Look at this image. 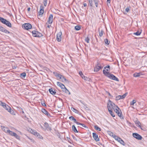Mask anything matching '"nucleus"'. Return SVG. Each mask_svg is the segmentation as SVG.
Listing matches in <instances>:
<instances>
[{
    "label": "nucleus",
    "instance_id": "62",
    "mask_svg": "<svg viewBox=\"0 0 147 147\" xmlns=\"http://www.w3.org/2000/svg\"><path fill=\"white\" fill-rule=\"evenodd\" d=\"M87 6V4L86 3H84V7H86Z\"/></svg>",
    "mask_w": 147,
    "mask_h": 147
},
{
    "label": "nucleus",
    "instance_id": "38",
    "mask_svg": "<svg viewBox=\"0 0 147 147\" xmlns=\"http://www.w3.org/2000/svg\"><path fill=\"white\" fill-rule=\"evenodd\" d=\"M26 76V73L25 72H23L20 74V76L21 77L25 78Z\"/></svg>",
    "mask_w": 147,
    "mask_h": 147
},
{
    "label": "nucleus",
    "instance_id": "18",
    "mask_svg": "<svg viewBox=\"0 0 147 147\" xmlns=\"http://www.w3.org/2000/svg\"><path fill=\"white\" fill-rule=\"evenodd\" d=\"M143 74L142 73L140 72L139 73H135L133 74V76L135 77H140Z\"/></svg>",
    "mask_w": 147,
    "mask_h": 147
},
{
    "label": "nucleus",
    "instance_id": "33",
    "mask_svg": "<svg viewBox=\"0 0 147 147\" xmlns=\"http://www.w3.org/2000/svg\"><path fill=\"white\" fill-rule=\"evenodd\" d=\"M55 76L58 79H60L62 78V76L60 74H58L56 75Z\"/></svg>",
    "mask_w": 147,
    "mask_h": 147
},
{
    "label": "nucleus",
    "instance_id": "4",
    "mask_svg": "<svg viewBox=\"0 0 147 147\" xmlns=\"http://www.w3.org/2000/svg\"><path fill=\"white\" fill-rule=\"evenodd\" d=\"M32 33L33 36L34 37H40L42 36L41 33L37 31H33Z\"/></svg>",
    "mask_w": 147,
    "mask_h": 147
},
{
    "label": "nucleus",
    "instance_id": "40",
    "mask_svg": "<svg viewBox=\"0 0 147 147\" xmlns=\"http://www.w3.org/2000/svg\"><path fill=\"white\" fill-rule=\"evenodd\" d=\"M141 33V32H139V31H137L136 32L134 33V34L137 36L140 35Z\"/></svg>",
    "mask_w": 147,
    "mask_h": 147
},
{
    "label": "nucleus",
    "instance_id": "52",
    "mask_svg": "<svg viewBox=\"0 0 147 147\" xmlns=\"http://www.w3.org/2000/svg\"><path fill=\"white\" fill-rule=\"evenodd\" d=\"M41 104L43 106H46V105L45 103V102H43H43H42V101L41 102Z\"/></svg>",
    "mask_w": 147,
    "mask_h": 147
},
{
    "label": "nucleus",
    "instance_id": "6",
    "mask_svg": "<svg viewBox=\"0 0 147 147\" xmlns=\"http://www.w3.org/2000/svg\"><path fill=\"white\" fill-rule=\"evenodd\" d=\"M44 7L42 5L40 6V11L38 13L39 14L38 16V18H39V17L40 18L42 16V15L44 12Z\"/></svg>",
    "mask_w": 147,
    "mask_h": 147
},
{
    "label": "nucleus",
    "instance_id": "48",
    "mask_svg": "<svg viewBox=\"0 0 147 147\" xmlns=\"http://www.w3.org/2000/svg\"><path fill=\"white\" fill-rule=\"evenodd\" d=\"M43 3L45 6H46L47 5V0H43Z\"/></svg>",
    "mask_w": 147,
    "mask_h": 147
},
{
    "label": "nucleus",
    "instance_id": "12",
    "mask_svg": "<svg viewBox=\"0 0 147 147\" xmlns=\"http://www.w3.org/2000/svg\"><path fill=\"white\" fill-rule=\"evenodd\" d=\"M0 31L6 34H9L10 32L6 30L5 28L0 26Z\"/></svg>",
    "mask_w": 147,
    "mask_h": 147
},
{
    "label": "nucleus",
    "instance_id": "44",
    "mask_svg": "<svg viewBox=\"0 0 147 147\" xmlns=\"http://www.w3.org/2000/svg\"><path fill=\"white\" fill-rule=\"evenodd\" d=\"M136 100H133L130 102V105H134V103L136 102Z\"/></svg>",
    "mask_w": 147,
    "mask_h": 147
},
{
    "label": "nucleus",
    "instance_id": "23",
    "mask_svg": "<svg viewBox=\"0 0 147 147\" xmlns=\"http://www.w3.org/2000/svg\"><path fill=\"white\" fill-rule=\"evenodd\" d=\"M118 142H119L123 146H125V143L124 142V141L120 138L118 140Z\"/></svg>",
    "mask_w": 147,
    "mask_h": 147
},
{
    "label": "nucleus",
    "instance_id": "36",
    "mask_svg": "<svg viewBox=\"0 0 147 147\" xmlns=\"http://www.w3.org/2000/svg\"><path fill=\"white\" fill-rule=\"evenodd\" d=\"M94 127L95 129L96 130L99 131H100L101 130L100 128L97 125H96L94 126Z\"/></svg>",
    "mask_w": 147,
    "mask_h": 147
},
{
    "label": "nucleus",
    "instance_id": "11",
    "mask_svg": "<svg viewBox=\"0 0 147 147\" xmlns=\"http://www.w3.org/2000/svg\"><path fill=\"white\" fill-rule=\"evenodd\" d=\"M53 15L52 14H51L49 17L48 20L47 24L48 23L49 24H51L53 22Z\"/></svg>",
    "mask_w": 147,
    "mask_h": 147
},
{
    "label": "nucleus",
    "instance_id": "3",
    "mask_svg": "<svg viewBox=\"0 0 147 147\" xmlns=\"http://www.w3.org/2000/svg\"><path fill=\"white\" fill-rule=\"evenodd\" d=\"M114 110L121 119H124L123 116L122 115V113L121 110L118 107V109L115 108Z\"/></svg>",
    "mask_w": 147,
    "mask_h": 147
},
{
    "label": "nucleus",
    "instance_id": "37",
    "mask_svg": "<svg viewBox=\"0 0 147 147\" xmlns=\"http://www.w3.org/2000/svg\"><path fill=\"white\" fill-rule=\"evenodd\" d=\"M71 109L72 111L75 112L76 113H79L78 111L74 108H71Z\"/></svg>",
    "mask_w": 147,
    "mask_h": 147
},
{
    "label": "nucleus",
    "instance_id": "61",
    "mask_svg": "<svg viewBox=\"0 0 147 147\" xmlns=\"http://www.w3.org/2000/svg\"><path fill=\"white\" fill-rule=\"evenodd\" d=\"M93 1L94 3L99 1L98 0H93Z\"/></svg>",
    "mask_w": 147,
    "mask_h": 147
},
{
    "label": "nucleus",
    "instance_id": "53",
    "mask_svg": "<svg viewBox=\"0 0 147 147\" xmlns=\"http://www.w3.org/2000/svg\"><path fill=\"white\" fill-rule=\"evenodd\" d=\"M116 100H119L120 99V98L119 97V95L116 96Z\"/></svg>",
    "mask_w": 147,
    "mask_h": 147
},
{
    "label": "nucleus",
    "instance_id": "54",
    "mask_svg": "<svg viewBox=\"0 0 147 147\" xmlns=\"http://www.w3.org/2000/svg\"><path fill=\"white\" fill-rule=\"evenodd\" d=\"M108 134L111 136H112V135H115L114 134H113V133L111 132L110 131L108 132Z\"/></svg>",
    "mask_w": 147,
    "mask_h": 147
},
{
    "label": "nucleus",
    "instance_id": "26",
    "mask_svg": "<svg viewBox=\"0 0 147 147\" xmlns=\"http://www.w3.org/2000/svg\"><path fill=\"white\" fill-rule=\"evenodd\" d=\"M72 130L75 133L78 132V131L77 130L76 127L74 125H73L72 126Z\"/></svg>",
    "mask_w": 147,
    "mask_h": 147
},
{
    "label": "nucleus",
    "instance_id": "55",
    "mask_svg": "<svg viewBox=\"0 0 147 147\" xmlns=\"http://www.w3.org/2000/svg\"><path fill=\"white\" fill-rule=\"evenodd\" d=\"M110 66L109 65H108L106 67H105L104 69H106V68H107L110 69Z\"/></svg>",
    "mask_w": 147,
    "mask_h": 147
},
{
    "label": "nucleus",
    "instance_id": "16",
    "mask_svg": "<svg viewBox=\"0 0 147 147\" xmlns=\"http://www.w3.org/2000/svg\"><path fill=\"white\" fill-rule=\"evenodd\" d=\"M135 123L137 127L140 128L142 130H143L141 128V123L138 120H136L135 121Z\"/></svg>",
    "mask_w": 147,
    "mask_h": 147
},
{
    "label": "nucleus",
    "instance_id": "51",
    "mask_svg": "<svg viewBox=\"0 0 147 147\" xmlns=\"http://www.w3.org/2000/svg\"><path fill=\"white\" fill-rule=\"evenodd\" d=\"M99 2V1H98L96 2H94L95 4L96 7H98Z\"/></svg>",
    "mask_w": 147,
    "mask_h": 147
},
{
    "label": "nucleus",
    "instance_id": "1",
    "mask_svg": "<svg viewBox=\"0 0 147 147\" xmlns=\"http://www.w3.org/2000/svg\"><path fill=\"white\" fill-rule=\"evenodd\" d=\"M115 108L118 109V107L116 105L111 101L109 100V102L107 103V108L108 111L112 110V109H114Z\"/></svg>",
    "mask_w": 147,
    "mask_h": 147
},
{
    "label": "nucleus",
    "instance_id": "22",
    "mask_svg": "<svg viewBox=\"0 0 147 147\" xmlns=\"http://www.w3.org/2000/svg\"><path fill=\"white\" fill-rule=\"evenodd\" d=\"M0 21L1 22L4 24L6 23V22H7V20L6 19L1 17H0Z\"/></svg>",
    "mask_w": 147,
    "mask_h": 147
},
{
    "label": "nucleus",
    "instance_id": "5",
    "mask_svg": "<svg viewBox=\"0 0 147 147\" xmlns=\"http://www.w3.org/2000/svg\"><path fill=\"white\" fill-rule=\"evenodd\" d=\"M22 27L25 30H28L31 28L32 25L30 23H26L23 25Z\"/></svg>",
    "mask_w": 147,
    "mask_h": 147
},
{
    "label": "nucleus",
    "instance_id": "10",
    "mask_svg": "<svg viewBox=\"0 0 147 147\" xmlns=\"http://www.w3.org/2000/svg\"><path fill=\"white\" fill-rule=\"evenodd\" d=\"M62 35L61 32H59L58 33L57 35V40L58 41L60 42L61 41V36Z\"/></svg>",
    "mask_w": 147,
    "mask_h": 147
},
{
    "label": "nucleus",
    "instance_id": "50",
    "mask_svg": "<svg viewBox=\"0 0 147 147\" xmlns=\"http://www.w3.org/2000/svg\"><path fill=\"white\" fill-rule=\"evenodd\" d=\"M84 107L85 108V109L87 110H89V108L86 105H84Z\"/></svg>",
    "mask_w": 147,
    "mask_h": 147
},
{
    "label": "nucleus",
    "instance_id": "63",
    "mask_svg": "<svg viewBox=\"0 0 147 147\" xmlns=\"http://www.w3.org/2000/svg\"><path fill=\"white\" fill-rule=\"evenodd\" d=\"M111 0H107V2L108 3H110Z\"/></svg>",
    "mask_w": 147,
    "mask_h": 147
},
{
    "label": "nucleus",
    "instance_id": "64",
    "mask_svg": "<svg viewBox=\"0 0 147 147\" xmlns=\"http://www.w3.org/2000/svg\"><path fill=\"white\" fill-rule=\"evenodd\" d=\"M30 9V7H28L27 9V10L28 11H29Z\"/></svg>",
    "mask_w": 147,
    "mask_h": 147
},
{
    "label": "nucleus",
    "instance_id": "30",
    "mask_svg": "<svg viewBox=\"0 0 147 147\" xmlns=\"http://www.w3.org/2000/svg\"><path fill=\"white\" fill-rule=\"evenodd\" d=\"M112 136L115 139L118 141V140L120 138L116 136L115 135H112Z\"/></svg>",
    "mask_w": 147,
    "mask_h": 147
},
{
    "label": "nucleus",
    "instance_id": "34",
    "mask_svg": "<svg viewBox=\"0 0 147 147\" xmlns=\"http://www.w3.org/2000/svg\"><path fill=\"white\" fill-rule=\"evenodd\" d=\"M13 136H14L16 139L20 140V136L17 134L15 133V134H13Z\"/></svg>",
    "mask_w": 147,
    "mask_h": 147
},
{
    "label": "nucleus",
    "instance_id": "42",
    "mask_svg": "<svg viewBox=\"0 0 147 147\" xmlns=\"http://www.w3.org/2000/svg\"><path fill=\"white\" fill-rule=\"evenodd\" d=\"M105 44L109 45L110 43V41L109 40L107 39H105Z\"/></svg>",
    "mask_w": 147,
    "mask_h": 147
},
{
    "label": "nucleus",
    "instance_id": "49",
    "mask_svg": "<svg viewBox=\"0 0 147 147\" xmlns=\"http://www.w3.org/2000/svg\"><path fill=\"white\" fill-rule=\"evenodd\" d=\"M103 31L102 30H101V32H99V36L100 37H101L103 34Z\"/></svg>",
    "mask_w": 147,
    "mask_h": 147
},
{
    "label": "nucleus",
    "instance_id": "47",
    "mask_svg": "<svg viewBox=\"0 0 147 147\" xmlns=\"http://www.w3.org/2000/svg\"><path fill=\"white\" fill-rule=\"evenodd\" d=\"M85 40L86 42L87 43H89V41L90 40V38H89L88 37H87L86 38H85Z\"/></svg>",
    "mask_w": 147,
    "mask_h": 147
},
{
    "label": "nucleus",
    "instance_id": "35",
    "mask_svg": "<svg viewBox=\"0 0 147 147\" xmlns=\"http://www.w3.org/2000/svg\"><path fill=\"white\" fill-rule=\"evenodd\" d=\"M81 28V26H76L75 27V29L77 30H79Z\"/></svg>",
    "mask_w": 147,
    "mask_h": 147
},
{
    "label": "nucleus",
    "instance_id": "24",
    "mask_svg": "<svg viewBox=\"0 0 147 147\" xmlns=\"http://www.w3.org/2000/svg\"><path fill=\"white\" fill-rule=\"evenodd\" d=\"M69 119L73 121H74L76 123H78V122H77L76 119L72 116L70 117Z\"/></svg>",
    "mask_w": 147,
    "mask_h": 147
},
{
    "label": "nucleus",
    "instance_id": "2",
    "mask_svg": "<svg viewBox=\"0 0 147 147\" xmlns=\"http://www.w3.org/2000/svg\"><path fill=\"white\" fill-rule=\"evenodd\" d=\"M102 68L103 67L101 66L100 62L98 60L97 61L96 64L95 65V66L94 68V71L97 72Z\"/></svg>",
    "mask_w": 147,
    "mask_h": 147
},
{
    "label": "nucleus",
    "instance_id": "15",
    "mask_svg": "<svg viewBox=\"0 0 147 147\" xmlns=\"http://www.w3.org/2000/svg\"><path fill=\"white\" fill-rule=\"evenodd\" d=\"M2 106L4 109H5L7 111H8L9 109L11 110V108L9 107L8 105H6L5 103H4V104H3V105H2Z\"/></svg>",
    "mask_w": 147,
    "mask_h": 147
},
{
    "label": "nucleus",
    "instance_id": "7",
    "mask_svg": "<svg viewBox=\"0 0 147 147\" xmlns=\"http://www.w3.org/2000/svg\"><path fill=\"white\" fill-rule=\"evenodd\" d=\"M107 77L113 80L119 81V79L112 74H109V75L107 76Z\"/></svg>",
    "mask_w": 147,
    "mask_h": 147
},
{
    "label": "nucleus",
    "instance_id": "41",
    "mask_svg": "<svg viewBox=\"0 0 147 147\" xmlns=\"http://www.w3.org/2000/svg\"><path fill=\"white\" fill-rule=\"evenodd\" d=\"M8 133L10 135L12 136H13V134L15 133L9 130Z\"/></svg>",
    "mask_w": 147,
    "mask_h": 147
},
{
    "label": "nucleus",
    "instance_id": "28",
    "mask_svg": "<svg viewBox=\"0 0 147 147\" xmlns=\"http://www.w3.org/2000/svg\"><path fill=\"white\" fill-rule=\"evenodd\" d=\"M103 74L106 76L107 77V76L109 75V74H110L109 72L106 71L104 69L103 71Z\"/></svg>",
    "mask_w": 147,
    "mask_h": 147
},
{
    "label": "nucleus",
    "instance_id": "29",
    "mask_svg": "<svg viewBox=\"0 0 147 147\" xmlns=\"http://www.w3.org/2000/svg\"><path fill=\"white\" fill-rule=\"evenodd\" d=\"M76 124L78 125H81L82 127H83L86 128H88V127L84 124L81 123H80L78 122V123H77Z\"/></svg>",
    "mask_w": 147,
    "mask_h": 147
},
{
    "label": "nucleus",
    "instance_id": "19",
    "mask_svg": "<svg viewBox=\"0 0 147 147\" xmlns=\"http://www.w3.org/2000/svg\"><path fill=\"white\" fill-rule=\"evenodd\" d=\"M44 125L46 129H48L50 130H51V127L49 126L48 123L47 122H45Z\"/></svg>",
    "mask_w": 147,
    "mask_h": 147
},
{
    "label": "nucleus",
    "instance_id": "56",
    "mask_svg": "<svg viewBox=\"0 0 147 147\" xmlns=\"http://www.w3.org/2000/svg\"><path fill=\"white\" fill-rule=\"evenodd\" d=\"M129 10V9L128 7H127L125 9V11L127 12H128Z\"/></svg>",
    "mask_w": 147,
    "mask_h": 147
},
{
    "label": "nucleus",
    "instance_id": "46",
    "mask_svg": "<svg viewBox=\"0 0 147 147\" xmlns=\"http://www.w3.org/2000/svg\"><path fill=\"white\" fill-rule=\"evenodd\" d=\"M84 79L86 81H89V82L90 81V80H91V79L90 78H87V77H86V76L85 77H84Z\"/></svg>",
    "mask_w": 147,
    "mask_h": 147
},
{
    "label": "nucleus",
    "instance_id": "20",
    "mask_svg": "<svg viewBox=\"0 0 147 147\" xmlns=\"http://www.w3.org/2000/svg\"><path fill=\"white\" fill-rule=\"evenodd\" d=\"M1 129L6 133H8L9 129L7 127H6L4 126H1Z\"/></svg>",
    "mask_w": 147,
    "mask_h": 147
},
{
    "label": "nucleus",
    "instance_id": "32",
    "mask_svg": "<svg viewBox=\"0 0 147 147\" xmlns=\"http://www.w3.org/2000/svg\"><path fill=\"white\" fill-rule=\"evenodd\" d=\"M61 81L63 82H68V80H66L63 76H62V78H61Z\"/></svg>",
    "mask_w": 147,
    "mask_h": 147
},
{
    "label": "nucleus",
    "instance_id": "59",
    "mask_svg": "<svg viewBox=\"0 0 147 147\" xmlns=\"http://www.w3.org/2000/svg\"><path fill=\"white\" fill-rule=\"evenodd\" d=\"M107 94H108V95L110 96H111V94L109 93V92H107Z\"/></svg>",
    "mask_w": 147,
    "mask_h": 147
},
{
    "label": "nucleus",
    "instance_id": "45",
    "mask_svg": "<svg viewBox=\"0 0 147 147\" xmlns=\"http://www.w3.org/2000/svg\"><path fill=\"white\" fill-rule=\"evenodd\" d=\"M89 3L91 7L93 6V1L92 0H88Z\"/></svg>",
    "mask_w": 147,
    "mask_h": 147
},
{
    "label": "nucleus",
    "instance_id": "27",
    "mask_svg": "<svg viewBox=\"0 0 147 147\" xmlns=\"http://www.w3.org/2000/svg\"><path fill=\"white\" fill-rule=\"evenodd\" d=\"M127 93L126 92V93H125L124 94H123V95H122V96L121 95H119V97H120V99H123L126 97V96L127 95Z\"/></svg>",
    "mask_w": 147,
    "mask_h": 147
},
{
    "label": "nucleus",
    "instance_id": "14",
    "mask_svg": "<svg viewBox=\"0 0 147 147\" xmlns=\"http://www.w3.org/2000/svg\"><path fill=\"white\" fill-rule=\"evenodd\" d=\"M41 111L43 113L45 114L48 117H51L48 111L45 109H42Z\"/></svg>",
    "mask_w": 147,
    "mask_h": 147
},
{
    "label": "nucleus",
    "instance_id": "57",
    "mask_svg": "<svg viewBox=\"0 0 147 147\" xmlns=\"http://www.w3.org/2000/svg\"><path fill=\"white\" fill-rule=\"evenodd\" d=\"M4 104V103L3 102L1 101L0 100V105L1 106L2 105H3V104Z\"/></svg>",
    "mask_w": 147,
    "mask_h": 147
},
{
    "label": "nucleus",
    "instance_id": "25",
    "mask_svg": "<svg viewBox=\"0 0 147 147\" xmlns=\"http://www.w3.org/2000/svg\"><path fill=\"white\" fill-rule=\"evenodd\" d=\"M4 24H5L7 26L9 27H11V24L10 22L7 20V22H6V23H5Z\"/></svg>",
    "mask_w": 147,
    "mask_h": 147
},
{
    "label": "nucleus",
    "instance_id": "60",
    "mask_svg": "<svg viewBox=\"0 0 147 147\" xmlns=\"http://www.w3.org/2000/svg\"><path fill=\"white\" fill-rule=\"evenodd\" d=\"M81 77L83 79H84V77H85V76L83 74V75H82V76H81Z\"/></svg>",
    "mask_w": 147,
    "mask_h": 147
},
{
    "label": "nucleus",
    "instance_id": "43",
    "mask_svg": "<svg viewBox=\"0 0 147 147\" xmlns=\"http://www.w3.org/2000/svg\"><path fill=\"white\" fill-rule=\"evenodd\" d=\"M8 111L12 115H15V113L13 111L11 110H11L9 109V110Z\"/></svg>",
    "mask_w": 147,
    "mask_h": 147
},
{
    "label": "nucleus",
    "instance_id": "21",
    "mask_svg": "<svg viewBox=\"0 0 147 147\" xmlns=\"http://www.w3.org/2000/svg\"><path fill=\"white\" fill-rule=\"evenodd\" d=\"M57 86L60 87L62 89L65 88V86L59 82H57Z\"/></svg>",
    "mask_w": 147,
    "mask_h": 147
},
{
    "label": "nucleus",
    "instance_id": "8",
    "mask_svg": "<svg viewBox=\"0 0 147 147\" xmlns=\"http://www.w3.org/2000/svg\"><path fill=\"white\" fill-rule=\"evenodd\" d=\"M133 136L136 139L138 140H141L142 138V137L141 136L139 135L137 133H134L132 134Z\"/></svg>",
    "mask_w": 147,
    "mask_h": 147
},
{
    "label": "nucleus",
    "instance_id": "9",
    "mask_svg": "<svg viewBox=\"0 0 147 147\" xmlns=\"http://www.w3.org/2000/svg\"><path fill=\"white\" fill-rule=\"evenodd\" d=\"M32 132H31V133L33 134L34 135L36 136L37 137L40 139H42L43 137L38 133L34 131L33 130H31Z\"/></svg>",
    "mask_w": 147,
    "mask_h": 147
},
{
    "label": "nucleus",
    "instance_id": "58",
    "mask_svg": "<svg viewBox=\"0 0 147 147\" xmlns=\"http://www.w3.org/2000/svg\"><path fill=\"white\" fill-rule=\"evenodd\" d=\"M79 74L81 76L82 75H83V74H82V71H80L79 72Z\"/></svg>",
    "mask_w": 147,
    "mask_h": 147
},
{
    "label": "nucleus",
    "instance_id": "39",
    "mask_svg": "<svg viewBox=\"0 0 147 147\" xmlns=\"http://www.w3.org/2000/svg\"><path fill=\"white\" fill-rule=\"evenodd\" d=\"M109 112L111 115L113 117H115V115L113 113V112L112 110H109Z\"/></svg>",
    "mask_w": 147,
    "mask_h": 147
},
{
    "label": "nucleus",
    "instance_id": "13",
    "mask_svg": "<svg viewBox=\"0 0 147 147\" xmlns=\"http://www.w3.org/2000/svg\"><path fill=\"white\" fill-rule=\"evenodd\" d=\"M93 137L95 140L96 141H99V139L98 137V135L95 133H93Z\"/></svg>",
    "mask_w": 147,
    "mask_h": 147
},
{
    "label": "nucleus",
    "instance_id": "17",
    "mask_svg": "<svg viewBox=\"0 0 147 147\" xmlns=\"http://www.w3.org/2000/svg\"><path fill=\"white\" fill-rule=\"evenodd\" d=\"M49 92L52 94H56V92L55 90H53L52 88L49 89Z\"/></svg>",
    "mask_w": 147,
    "mask_h": 147
},
{
    "label": "nucleus",
    "instance_id": "31",
    "mask_svg": "<svg viewBox=\"0 0 147 147\" xmlns=\"http://www.w3.org/2000/svg\"><path fill=\"white\" fill-rule=\"evenodd\" d=\"M62 89V90L63 92H65L66 93H68V92H69V94H70V92H69L68 90L65 88H65H63Z\"/></svg>",
    "mask_w": 147,
    "mask_h": 147
}]
</instances>
